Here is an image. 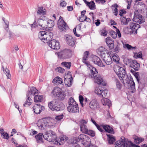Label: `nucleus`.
<instances>
[{
    "mask_svg": "<svg viewBox=\"0 0 147 147\" xmlns=\"http://www.w3.org/2000/svg\"><path fill=\"white\" fill-rule=\"evenodd\" d=\"M68 103L69 105L67 107V109L69 112L70 113L79 112L78 105L73 98L71 97L69 98Z\"/></svg>",
    "mask_w": 147,
    "mask_h": 147,
    "instance_id": "39448f33",
    "label": "nucleus"
},
{
    "mask_svg": "<svg viewBox=\"0 0 147 147\" xmlns=\"http://www.w3.org/2000/svg\"><path fill=\"white\" fill-rule=\"evenodd\" d=\"M47 23H46V27H45V29H49L53 27L54 25V21L48 19V20L47 21Z\"/></svg>",
    "mask_w": 147,
    "mask_h": 147,
    "instance_id": "473e14b6",
    "label": "nucleus"
},
{
    "mask_svg": "<svg viewBox=\"0 0 147 147\" xmlns=\"http://www.w3.org/2000/svg\"><path fill=\"white\" fill-rule=\"evenodd\" d=\"M56 124L55 119L49 117L40 119L37 123L38 126L41 129L45 128H53L55 127Z\"/></svg>",
    "mask_w": 147,
    "mask_h": 147,
    "instance_id": "f257e3e1",
    "label": "nucleus"
},
{
    "mask_svg": "<svg viewBox=\"0 0 147 147\" xmlns=\"http://www.w3.org/2000/svg\"><path fill=\"white\" fill-rule=\"evenodd\" d=\"M129 26L130 29L131 30L130 31V33L131 34H132L134 32L136 33L137 30L140 27V26L139 24L135 23L132 22H130Z\"/></svg>",
    "mask_w": 147,
    "mask_h": 147,
    "instance_id": "a211bd4d",
    "label": "nucleus"
},
{
    "mask_svg": "<svg viewBox=\"0 0 147 147\" xmlns=\"http://www.w3.org/2000/svg\"><path fill=\"white\" fill-rule=\"evenodd\" d=\"M79 100L80 101V104L82 107L83 106V102L84 100V98L82 95H80L79 97Z\"/></svg>",
    "mask_w": 147,
    "mask_h": 147,
    "instance_id": "0e129e2a",
    "label": "nucleus"
},
{
    "mask_svg": "<svg viewBox=\"0 0 147 147\" xmlns=\"http://www.w3.org/2000/svg\"><path fill=\"white\" fill-rule=\"evenodd\" d=\"M102 103L104 105H107L108 108L111 106V104L110 100L107 98H104L102 99Z\"/></svg>",
    "mask_w": 147,
    "mask_h": 147,
    "instance_id": "2f4dec72",
    "label": "nucleus"
},
{
    "mask_svg": "<svg viewBox=\"0 0 147 147\" xmlns=\"http://www.w3.org/2000/svg\"><path fill=\"white\" fill-rule=\"evenodd\" d=\"M6 74V76L7 77V79L9 78L11 76V75L10 74V71L6 67L5 70V73Z\"/></svg>",
    "mask_w": 147,
    "mask_h": 147,
    "instance_id": "6e6d98bb",
    "label": "nucleus"
},
{
    "mask_svg": "<svg viewBox=\"0 0 147 147\" xmlns=\"http://www.w3.org/2000/svg\"><path fill=\"white\" fill-rule=\"evenodd\" d=\"M142 54L141 52H140L138 53H134V57L135 58H142Z\"/></svg>",
    "mask_w": 147,
    "mask_h": 147,
    "instance_id": "3c124183",
    "label": "nucleus"
},
{
    "mask_svg": "<svg viewBox=\"0 0 147 147\" xmlns=\"http://www.w3.org/2000/svg\"><path fill=\"white\" fill-rule=\"evenodd\" d=\"M86 134L90 135L91 136L93 137L95 135V132L92 130H89L86 133Z\"/></svg>",
    "mask_w": 147,
    "mask_h": 147,
    "instance_id": "4d7b16f0",
    "label": "nucleus"
},
{
    "mask_svg": "<svg viewBox=\"0 0 147 147\" xmlns=\"http://www.w3.org/2000/svg\"><path fill=\"white\" fill-rule=\"evenodd\" d=\"M65 38L67 43L69 45L72 47L74 46L75 41L74 39L71 35L66 34L65 36Z\"/></svg>",
    "mask_w": 147,
    "mask_h": 147,
    "instance_id": "aec40b11",
    "label": "nucleus"
},
{
    "mask_svg": "<svg viewBox=\"0 0 147 147\" xmlns=\"http://www.w3.org/2000/svg\"><path fill=\"white\" fill-rule=\"evenodd\" d=\"M136 146L130 141H126L125 138L121 137L120 140L117 142L115 147H132Z\"/></svg>",
    "mask_w": 147,
    "mask_h": 147,
    "instance_id": "423d86ee",
    "label": "nucleus"
},
{
    "mask_svg": "<svg viewBox=\"0 0 147 147\" xmlns=\"http://www.w3.org/2000/svg\"><path fill=\"white\" fill-rule=\"evenodd\" d=\"M111 36L113 38H116L117 37V33L114 31H111Z\"/></svg>",
    "mask_w": 147,
    "mask_h": 147,
    "instance_id": "e2e57ef3",
    "label": "nucleus"
},
{
    "mask_svg": "<svg viewBox=\"0 0 147 147\" xmlns=\"http://www.w3.org/2000/svg\"><path fill=\"white\" fill-rule=\"evenodd\" d=\"M88 121L86 120L82 119L79 121V125L80 128L86 125Z\"/></svg>",
    "mask_w": 147,
    "mask_h": 147,
    "instance_id": "49530a36",
    "label": "nucleus"
},
{
    "mask_svg": "<svg viewBox=\"0 0 147 147\" xmlns=\"http://www.w3.org/2000/svg\"><path fill=\"white\" fill-rule=\"evenodd\" d=\"M38 90L35 88L32 87L30 88V90L27 92L26 96H30L31 95L34 96L38 93Z\"/></svg>",
    "mask_w": 147,
    "mask_h": 147,
    "instance_id": "cd10ccee",
    "label": "nucleus"
},
{
    "mask_svg": "<svg viewBox=\"0 0 147 147\" xmlns=\"http://www.w3.org/2000/svg\"><path fill=\"white\" fill-rule=\"evenodd\" d=\"M123 47L125 49H126L128 50H135L137 48V47L136 46L133 47L131 46V45H129L128 44H123Z\"/></svg>",
    "mask_w": 147,
    "mask_h": 147,
    "instance_id": "ea45409f",
    "label": "nucleus"
},
{
    "mask_svg": "<svg viewBox=\"0 0 147 147\" xmlns=\"http://www.w3.org/2000/svg\"><path fill=\"white\" fill-rule=\"evenodd\" d=\"M61 65L69 69L71 66V63L70 62H63L61 63Z\"/></svg>",
    "mask_w": 147,
    "mask_h": 147,
    "instance_id": "a18cd8bd",
    "label": "nucleus"
},
{
    "mask_svg": "<svg viewBox=\"0 0 147 147\" xmlns=\"http://www.w3.org/2000/svg\"><path fill=\"white\" fill-rule=\"evenodd\" d=\"M83 1L91 9L94 10L96 9L95 4L93 1L89 2L87 1L86 0H83Z\"/></svg>",
    "mask_w": 147,
    "mask_h": 147,
    "instance_id": "c756f323",
    "label": "nucleus"
},
{
    "mask_svg": "<svg viewBox=\"0 0 147 147\" xmlns=\"http://www.w3.org/2000/svg\"><path fill=\"white\" fill-rule=\"evenodd\" d=\"M58 27L59 29L62 31H65L67 27L66 24L63 20L61 16H60L58 22Z\"/></svg>",
    "mask_w": 147,
    "mask_h": 147,
    "instance_id": "dca6fc26",
    "label": "nucleus"
},
{
    "mask_svg": "<svg viewBox=\"0 0 147 147\" xmlns=\"http://www.w3.org/2000/svg\"><path fill=\"white\" fill-rule=\"evenodd\" d=\"M48 43L49 46L53 49H59L60 47L58 41L55 39H53L51 41H50Z\"/></svg>",
    "mask_w": 147,
    "mask_h": 147,
    "instance_id": "2eb2a0df",
    "label": "nucleus"
},
{
    "mask_svg": "<svg viewBox=\"0 0 147 147\" xmlns=\"http://www.w3.org/2000/svg\"><path fill=\"white\" fill-rule=\"evenodd\" d=\"M48 107L53 111H59L63 109L64 105L62 103H58L56 100H54L49 103Z\"/></svg>",
    "mask_w": 147,
    "mask_h": 147,
    "instance_id": "0eeeda50",
    "label": "nucleus"
},
{
    "mask_svg": "<svg viewBox=\"0 0 147 147\" xmlns=\"http://www.w3.org/2000/svg\"><path fill=\"white\" fill-rule=\"evenodd\" d=\"M74 141L71 143L75 144L80 140L82 142V144L86 147H87L91 144V140L88 136L83 134H80L78 138H75L73 139Z\"/></svg>",
    "mask_w": 147,
    "mask_h": 147,
    "instance_id": "7ed1b4c3",
    "label": "nucleus"
},
{
    "mask_svg": "<svg viewBox=\"0 0 147 147\" xmlns=\"http://www.w3.org/2000/svg\"><path fill=\"white\" fill-rule=\"evenodd\" d=\"M114 81L116 83L117 88L119 90H121V88L122 85L119 81L116 78H115Z\"/></svg>",
    "mask_w": 147,
    "mask_h": 147,
    "instance_id": "37998d69",
    "label": "nucleus"
},
{
    "mask_svg": "<svg viewBox=\"0 0 147 147\" xmlns=\"http://www.w3.org/2000/svg\"><path fill=\"white\" fill-rule=\"evenodd\" d=\"M56 71L58 72L61 73H63L65 71V70L63 68H62L61 67H57L56 69Z\"/></svg>",
    "mask_w": 147,
    "mask_h": 147,
    "instance_id": "bf43d9fd",
    "label": "nucleus"
},
{
    "mask_svg": "<svg viewBox=\"0 0 147 147\" xmlns=\"http://www.w3.org/2000/svg\"><path fill=\"white\" fill-rule=\"evenodd\" d=\"M140 65L136 60H132L130 64V66L133 68V69L135 71L139 70Z\"/></svg>",
    "mask_w": 147,
    "mask_h": 147,
    "instance_id": "a878e982",
    "label": "nucleus"
},
{
    "mask_svg": "<svg viewBox=\"0 0 147 147\" xmlns=\"http://www.w3.org/2000/svg\"><path fill=\"white\" fill-rule=\"evenodd\" d=\"M106 42L107 45L110 49H112L114 47V44L113 41L111 40V39L110 37H107L106 39Z\"/></svg>",
    "mask_w": 147,
    "mask_h": 147,
    "instance_id": "c85d7f7f",
    "label": "nucleus"
},
{
    "mask_svg": "<svg viewBox=\"0 0 147 147\" xmlns=\"http://www.w3.org/2000/svg\"><path fill=\"white\" fill-rule=\"evenodd\" d=\"M43 99V96L42 95H35L34 97V101L36 102H40L42 101Z\"/></svg>",
    "mask_w": 147,
    "mask_h": 147,
    "instance_id": "58836bf2",
    "label": "nucleus"
},
{
    "mask_svg": "<svg viewBox=\"0 0 147 147\" xmlns=\"http://www.w3.org/2000/svg\"><path fill=\"white\" fill-rule=\"evenodd\" d=\"M107 34V31L105 29H103L100 31V34L102 36H106Z\"/></svg>",
    "mask_w": 147,
    "mask_h": 147,
    "instance_id": "13d9d810",
    "label": "nucleus"
},
{
    "mask_svg": "<svg viewBox=\"0 0 147 147\" xmlns=\"http://www.w3.org/2000/svg\"><path fill=\"white\" fill-rule=\"evenodd\" d=\"M132 60L131 59L127 57H125L123 59L124 63L126 65H128L129 64L130 65L131 63L132 62Z\"/></svg>",
    "mask_w": 147,
    "mask_h": 147,
    "instance_id": "09e8293b",
    "label": "nucleus"
},
{
    "mask_svg": "<svg viewBox=\"0 0 147 147\" xmlns=\"http://www.w3.org/2000/svg\"><path fill=\"white\" fill-rule=\"evenodd\" d=\"M46 10L43 7H39L36 9V13L35 15L36 18L41 17L45 16Z\"/></svg>",
    "mask_w": 147,
    "mask_h": 147,
    "instance_id": "f3484780",
    "label": "nucleus"
},
{
    "mask_svg": "<svg viewBox=\"0 0 147 147\" xmlns=\"http://www.w3.org/2000/svg\"><path fill=\"white\" fill-rule=\"evenodd\" d=\"M27 98L26 100L23 105L24 107H28L31 105L32 103V100L31 99L30 96H27Z\"/></svg>",
    "mask_w": 147,
    "mask_h": 147,
    "instance_id": "4c0bfd02",
    "label": "nucleus"
},
{
    "mask_svg": "<svg viewBox=\"0 0 147 147\" xmlns=\"http://www.w3.org/2000/svg\"><path fill=\"white\" fill-rule=\"evenodd\" d=\"M130 71L135 76L138 82H139L140 80V77L139 76V73L134 71V70L132 69H131Z\"/></svg>",
    "mask_w": 147,
    "mask_h": 147,
    "instance_id": "79ce46f5",
    "label": "nucleus"
},
{
    "mask_svg": "<svg viewBox=\"0 0 147 147\" xmlns=\"http://www.w3.org/2000/svg\"><path fill=\"white\" fill-rule=\"evenodd\" d=\"M107 136L108 137L109 143L110 144H113L115 140V137L110 134L107 135Z\"/></svg>",
    "mask_w": 147,
    "mask_h": 147,
    "instance_id": "c9c22d12",
    "label": "nucleus"
},
{
    "mask_svg": "<svg viewBox=\"0 0 147 147\" xmlns=\"http://www.w3.org/2000/svg\"><path fill=\"white\" fill-rule=\"evenodd\" d=\"M114 71L119 78H124L125 77L126 72L123 68L116 66L115 68Z\"/></svg>",
    "mask_w": 147,
    "mask_h": 147,
    "instance_id": "f8f14e48",
    "label": "nucleus"
},
{
    "mask_svg": "<svg viewBox=\"0 0 147 147\" xmlns=\"http://www.w3.org/2000/svg\"><path fill=\"white\" fill-rule=\"evenodd\" d=\"M121 23L124 25L127 24L128 23L131 21L129 18L127 19L124 17H122L121 18Z\"/></svg>",
    "mask_w": 147,
    "mask_h": 147,
    "instance_id": "a19ab883",
    "label": "nucleus"
},
{
    "mask_svg": "<svg viewBox=\"0 0 147 147\" xmlns=\"http://www.w3.org/2000/svg\"><path fill=\"white\" fill-rule=\"evenodd\" d=\"M98 50L101 53V55L102 54L104 53V52L103 53V52L106 51V49L104 47H101L99 48Z\"/></svg>",
    "mask_w": 147,
    "mask_h": 147,
    "instance_id": "69168bd1",
    "label": "nucleus"
},
{
    "mask_svg": "<svg viewBox=\"0 0 147 147\" xmlns=\"http://www.w3.org/2000/svg\"><path fill=\"white\" fill-rule=\"evenodd\" d=\"M101 57L107 65L111 64L112 62V59L108 52L104 53L101 54Z\"/></svg>",
    "mask_w": 147,
    "mask_h": 147,
    "instance_id": "4468645a",
    "label": "nucleus"
},
{
    "mask_svg": "<svg viewBox=\"0 0 147 147\" xmlns=\"http://www.w3.org/2000/svg\"><path fill=\"white\" fill-rule=\"evenodd\" d=\"M66 3L65 1H63L60 3V5L62 7H65L66 5Z\"/></svg>",
    "mask_w": 147,
    "mask_h": 147,
    "instance_id": "774afa93",
    "label": "nucleus"
},
{
    "mask_svg": "<svg viewBox=\"0 0 147 147\" xmlns=\"http://www.w3.org/2000/svg\"><path fill=\"white\" fill-rule=\"evenodd\" d=\"M33 109L34 112L36 114H40L42 111L44 109V106L40 104H36L33 107Z\"/></svg>",
    "mask_w": 147,
    "mask_h": 147,
    "instance_id": "412c9836",
    "label": "nucleus"
},
{
    "mask_svg": "<svg viewBox=\"0 0 147 147\" xmlns=\"http://www.w3.org/2000/svg\"><path fill=\"white\" fill-rule=\"evenodd\" d=\"M37 18V24L42 28L45 29L46 26V23H47V21L48 20V18L46 16Z\"/></svg>",
    "mask_w": 147,
    "mask_h": 147,
    "instance_id": "ddd939ff",
    "label": "nucleus"
},
{
    "mask_svg": "<svg viewBox=\"0 0 147 147\" xmlns=\"http://www.w3.org/2000/svg\"><path fill=\"white\" fill-rule=\"evenodd\" d=\"M91 72L90 76L92 78H94V82L98 84L102 85L105 86L106 84L101 76H97L98 72L96 68L93 67L89 69Z\"/></svg>",
    "mask_w": 147,
    "mask_h": 147,
    "instance_id": "f03ea898",
    "label": "nucleus"
},
{
    "mask_svg": "<svg viewBox=\"0 0 147 147\" xmlns=\"http://www.w3.org/2000/svg\"><path fill=\"white\" fill-rule=\"evenodd\" d=\"M102 90L99 88H96L95 90V93L97 95H101L102 94Z\"/></svg>",
    "mask_w": 147,
    "mask_h": 147,
    "instance_id": "5fc2aeb1",
    "label": "nucleus"
},
{
    "mask_svg": "<svg viewBox=\"0 0 147 147\" xmlns=\"http://www.w3.org/2000/svg\"><path fill=\"white\" fill-rule=\"evenodd\" d=\"M94 124L96 126L97 129L100 132L102 133L105 131L103 130L102 128L101 125H99L98 124H97L96 122H95V123H94Z\"/></svg>",
    "mask_w": 147,
    "mask_h": 147,
    "instance_id": "603ef678",
    "label": "nucleus"
},
{
    "mask_svg": "<svg viewBox=\"0 0 147 147\" xmlns=\"http://www.w3.org/2000/svg\"><path fill=\"white\" fill-rule=\"evenodd\" d=\"M88 129L87 125L85 126L80 128L81 131L83 133L86 134L88 131Z\"/></svg>",
    "mask_w": 147,
    "mask_h": 147,
    "instance_id": "8fccbe9b",
    "label": "nucleus"
},
{
    "mask_svg": "<svg viewBox=\"0 0 147 147\" xmlns=\"http://www.w3.org/2000/svg\"><path fill=\"white\" fill-rule=\"evenodd\" d=\"M112 57L114 61L116 62L117 63H119V58L117 54H115L113 55Z\"/></svg>",
    "mask_w": 147,
    "mask_h": 147,
    "instance_id": "de8ad7c7",
    "label": "nucleus"
},
{
    "mask_svg": "<svg viewBox=\"0 0 147 147\" xmlns=\"http://www.w3.org/2000/svg\"><path fill=\"white\" fill-rule=\"evenodd\" d=\"M101 126H102V128L104 129L103 130H105V131L111 134H114L113 129L109 125L102 124H101Z\"/></svg>",
    "mask_w": 147,
    "mask_h": 147,
    "instance_id": "393cba45",
    "label": "nucleus"
},
{
    "mask_svg": "<svg viewBox=\"0 0 147 147\" xmlns=\"http://www.w3.org/2000/svg\"><path fill=\"white\" fill-rule=\"evenodd\" d=\"M72 51L69 49H65L58 53V55L61 58L67 59L71 56Z\"/></svg>",
    "mask_w": 147,
    "mask_h": 147,
    "instance_id": "9b49d317",
    "label": "nucleus"
},
{
    "mask_svg": "<svg viewBox=\"0 0 147 147\" xmlns=\"http://www.w3.org/2000/svg\"><path fill=\"white\" fill-rule=\"evenodd\" d=\"M89 52L88 51H86L84 53V56L83 58L82 61L87 65V67L89 68V69L93 67L90 64L89 62L87 61V59L88 56Z\"/></svg>",
    "mask_w": 147,
    "mask_h": 147,
    "instance_id": "5701e85b",
    "label": "nucleus"
},
{
    "mask_svg": "<svg viewBox=\"0 0 147 147\" xmlns=\"http://www.w3.org/2000/svg\"><path fill=\"white\" fill-rule=\"evenodd\" d=\"M68 139L67 137L65 136L59 137L58 140L55 141L54 144L61 145L63 144Z\"/></svg>",
    "mask_w": 147,
    "mask_h": 147,
    "instance_id": "b1692460",
    "label": "nucleus"
},
{
    "mask_svg": "<svg viewBox=\"0 0 147 147\" xmlns=\"http://www.w3.org/2000/svg\"><path fill=\"white\" fill-rule=\"evenodd\" d=\"M107 94V90H102V94L100 96L104 98L106 96V95Z\"/></svg>",
    "mask_w": 147,
    "mask_h": 147,
    "instance_id": "052dcab7",
    "label": "nucleus"
},
{
    "mask_svg": "<svg viewBox=\"0 0 147 147\" xmlns=\"http://www.w3.org/2000/svg\"><path fill=\"white\" fill-rule=\"evenodd\" d=\"M1 135L4 139L7 140L9 138V136L8 134L6 132H1Z\"/></svg>",
    "mask_w": 147,
    "mask_h": 147,
    "instance_id": "864d4df0",
    "label": "nucleus"
},
{
    "mask_svg": "<svg viewBox=\"0 0 147 147\" xmlns=\"http://www.w3.org/2000/svg\"><path fill=\"white\" fill-rule=\"evenodd\" d=\"M53 82L55 84H63V80L59 77L57 76L55 78L53 79Z\"/></svg>",
    "mask_w": 147,
    "mask_h": 147,
    "instance_id": "e433bc0d",
    "label": "nucleus"
},
{
    "mask_svg": "<svg viewBox=\"0 0 147 147\" xmlns=\"http://www.w3.org/2000/svg\"><path fill=\"white\" fill-rule=\"evenodd\" d=\"M72 77L71 76L64 77V83L67 87H70L71 85V80Z\"/></svg>",
    "mask_w": 147,
    "mask_h": 147,
    "instance_id": "bb28decb",
    "label": "nucleus"
},
{
    "mask_svg": "<svg viewBox=\"0 0 147 147\" xmlns=\"http://www.w3.org/2000/svg\"><path fill=\"white\" fill-rule=\"evenodd\" d=\"M129 84L130 85V88L131 90V92L132 93H134L136 91L135 84L133 79H131L129 82Z\"/></svg>",
    "mask_w": 147,
    "mask_h": 147,
    "instance_id": "f704fd0d",
    "label": "nucleus"
},
{
    "mask_svg": "<svg viewBox=\"0 0 147 147\" xmlns=\"http://www.w3.org/2000/svg\"><path fill=\"white\" fill-rule=\"evenodd\" d=\"M51 93L55 96H56L58 98L61 100H63L65 97V94L64 92L58 87H55Z\"/></svg>",
    "mask_w": 147,
    "mask_h": 147,
    "instance_id": "9d476101",
    "label": "nucleus"
},
{
    "mask_svg": "<svg viewBox=\"0 0 147 147\" xmlns=\"http://www.w3.org/2000/svg\"><path fill=\"white\" fill-rule=\"evenodd\" d=\"M135 142L138 144H139L141 142H143L144 140V139L142 138L136 137L134 138Z\"/></svg>",
    "mask_w": 147,
    "mask_h": 147,
    "instance_id": "c03bdc74",
    "label": "nucleus"
},
{
    "mask_svg": "<svg viewBox=\"0 0 147 147\" xmlns=\"http://www.w3.org/2000/svg\"><path fill=\"white\" fill-rule=\"evenodd\" d=\"M63 115L62 114L57 116L55 118V119L57 121H60L63 118Z\"/></svg>",
    "mask_w": 147,
    "mask_h": 147,
    "instance_id": "680f3d73",
    "label": "nucleus"
},
{
    "mask_svg": "<svg viewBox=\"0 0 147 147\" xmlns=\"http://www.w3.org/2000/svg\"><path fill=\"white\" fill-rule=\"evenodd\" d=\"M85 18L84 19V20H82V17H81L80 18V22H83L84 21H86L88 22H90L91 21V20L89 18H88L87 17L85 16Z\"/></svg>",
    "mask_w": 147,
    "mask_h": 147,
    "instance_id": "338daca9",
    "label": "nucleus"
},
{
    "mask_svg": "<svg viewBox=\"0 0 147 147\" xmlns=\"http://www.w3.org/2000/svg\"><path fill=\"white\" fill-rule=\"evenodd\" d=\"M141 0H135V3L134 6V9H140L142 5V7H145V5L144 4H142V3L138 1H140Z\"/></svg>",
    "mask_w": 147,
    "mask_h": 147,
    "instance_id": "72a5a7b5",
    "label": "nucleus"
},
{
    "mask_svg": "<svg viewBox=\"0 0 147 147\" xmlns=\"http://www.w3.org/2000/svg\"><path fill=\"white\" fill-rule=\"evenodd\" d=\"M44 136L43 134L42 133H39L35 136V138L36 139V141L38 143H41L43 142V138Z\"/></svg>",
    "mask_w": 147,
    "mask_h": 147,
    "instance_id": "7c9ffc66",
    "label": "nucleus"
},
{
    "mask_svg": "<svg viewBox=\"0 0 147 147\" xmlns=\"http://www.w3.org/2000/svg\"><path fill=\"white\" fill-rule=\"evenodd\" d=\"M92 61L100 67L105 66V65L103 64L100 59L97 56H93L92 57Z\"/></svg>",
    "mask_w": 147,
    "mask_h": 147,
    "instance_id": "4be33fe9",
    "label": "nucleus"
},
{
    "mask_svg": "<svg viewBox=\"0 0 147 147\" xmlns=\"http://www.w3.org/2000/svg\"><path fill=\"white\" fill-rule=\"evenodd\" d=\"M39 38L45 43L49 42L53 37V34L51 32L40 31L38 34Z\"/></svg>",
    "mask_w": 147,
    "mask_h": 147,
    "instance_id": "20e7f679",
    "label": "nucleus"
},
{
    "mask_svg": "<svg viewBox=\"0 0 147 147\" xmlns=\"http://www.w3.org/2000/svg\"><path fill=\"white\" fill-rule=\"evenodd\" d=\"M89 107L92 109L96 110L99 107V104L96 99H92L89 104Z\"/></svg>",
    "mask_w": 147,
    "mask_h": 147,
    "instance_id": "6ab92c4d",
    "label": "nucleus"
},
{
    "mask_svg": "<svg viewBox=\"0 0 147 147\" xmlns=\"http://www.w3.org/2000/svg\"><path fill=\"white\" fill-rule=\"evenodd\" d=\"M44 136L43 138L45 140L49 142H53L54 143L57 138V136L55 133L51 130L46 131Z\"/></svg>",
    "mask_w": 147,
    "mask_h": 147,
    "instance_id": "1a4fd4ad",
    "label": "nucleus"
},
{
    "mask_svg": "<svg viewBox=\"0 0 147 147\" xmlns=\"http://www.w3.org/2000/svg\"><path fill=\"white\" fill-rule=\"evenodd\" d=\"M134 13V17L133 20L136 22L139 23L140 24H141L145 22V19L140 13H141L142 11V9H136Z\"/></svg>",
    "mask_w": 147,
    "mask_h": 147,
    "instance_id": "6e6552de",
    "label": "nucleus"
}]
</instances>
